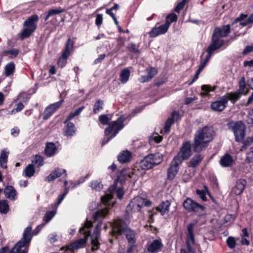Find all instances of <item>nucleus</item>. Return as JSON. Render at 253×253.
Segmentation results:
<instances>
[{
	"label": "nucleus",
	"mask_w": 253,
	"mask_h": 253,
	"mask_svg": "<svg viewBox=\"0 0 253 253\" xmlns=\"http://www.w3.org/2000/svg\"><path fill=\"white\" fill-rule=\"evenodd\" d=\"M246 160L248 163L253 162V147L250 149V151L247 153Z\"/></svg>",
	"instance_id": "obj_56"
},
{
	"label": "nucleus",
	"mask_w": 253,
	"mask_h": 253,
	"mask_svg": "<svg viewBox=\"0 0 253 253\" xmlns=\"http://www.w3.org/2000/svg\"><path fill=\"white\" fill-rule=\"evenodd\" d=\"M74 42L68 39L61 56L57 61V65L59 67L63 68L67 63V59L71 54V52L73 48Z\"/></svg>",
	"instance_id": "obj_9"
},
{
	"label": "nucleus",
	"mask_w": 253,
	"mask_h": 253,
	"mask_svg": "<svg viewBox=\"0 0 253 253\" xmlns=\"http://www.w3.org/2000/svg\"><path fill=\"white\" fill-rule=\"evenodd\" d=\"M30 98V96L25 92H22L19 95V98L24 102L29 100Z\"/></svg>",
	"instance_id": "obj_58"
},
{
	"label": "nucleus",
	"mask_w": 253,
	"mask_h": 253,
	"mask_svg": "<svg viewBox=\"0 0 253 253\" xmlns=\"http://www.w3.org/2000/svg\"><path fill=\"white\" fill-rule=\"evenodd\" d=\"M68 191H65L63 194L60 195L58 197V200L56 203L53 205H51V207L52 209L50 211H48V222L53 218L56 213L57 208L58 205L61 203L64 197L67 194Z\"/></svg>",
	"instance_id": "obj_18"
},
{
	"label": "nucleus",
	"mask_w": 253,
	"mask_h": 253,
	"mask_svg": "<svg viewBox=\"0 0 253 253\" xmlns=\"http://www.w3.org/2000/svg\"><path fill=\"white\" fill-rule=\"evenodd\" d=\"M4 193L5 197L10 200H14L15 199V196L17 194L16 190L14 187L11 185L7 186L4 188Z\"/></svg>",
	"instance_id": "obj_23"
},
{
	"label": "nucleus",
	"mask_w": 253,
	"mask_h": 253,
	"mask_svg": "<svg viewBox=\"0 0 253 253\" xmlns=\"http://www.w3.org/2000/svg\"><path fill=\"white\" fill-rule=\"evenodd\" d=\"M136 199L133 198L126 207V211L127 214L138 211V209H137L136 205Z\"/></svg>",
	"instance_id": "obj_34"
},
{
	"label": "nucleus",
	"mask_w": 253,
	"mask_h": 253,
	"mask_svg": "<svg viewBox=\"0 0 253 253\" xmlns=\"http://www.w3.org/2000/svg\"><path fill=\"white\" fill-rule=\"evenodd\" d=\"M147 75L142 77V82H148L152 80L157 74V70L154 67L149 66L146 69Z\"/></svg>",
	"instance_id": "obj_22"
},
{
	"label": "nucleus",
	"mask_w": 253,
	"mask_h": 253,
	"mask_svg": "<svg viewBox=\"0 0 253 253\" xmlns=\"http://www.w3.org/2000/svg\"><path fill=\"white\" fill-rule=\"evenodd\" d=\"M247 18V15L242 13L240 14V16L237 17L235 20L233 22L232 25H233L234 24L237 23V22H240V25L241 26V23L244 22L243 21Z\"/></svg>",
	"instance_id": "obj_53"
},
{
	"label": "nucleus",
	"mask_w": 253,
	"mask_h": 253,
	"mask_svg": "<svg viewBox=\"0 0 253 253\" xmlns=\"http://www.w3.org/2000/svg\"><path fill=\"white\" fill-rule=\"evenodd\" d=\"M32 164L34 166L40 168L43 165L44 160L42 156L40 155H35L32 157L31 160Z\"/></svg>",
	"instance_id": "obj_31"
},
{
	"label": "nucleus",
	"mask_w": 253,
	"mask_h": 253,
	"mask_svg": "<svg viewBox=\"0 0 253 253\" xmlns=\"http://www.w3.org/2000/svg\"><path fill=\"white\" fill-rule=\"evenodd\" d=\"M247 182L244 179H239L236 182L235 186L232 188V191L236 195H241L244 190Z\"/></svg>",
	"instance_id": "obj_16"
},
{
	"label": "nucleus",
	"mask_w": 253,
	"mask_h": 253,
	"mask_svg": "<svg viewBox=\"0 0 253 253\" xmlns=\"http://www.w3.org/2000/svg\"><path fill=\"white\" fill-rule=\"evenodd\" d=\"M43 220L44 223L37 226L33 232L31 226L27 227L24 231L22 239L15 245L9 253H28V246L32 240L33 233L35 235L38 234L45 223H47V211L44 214Z\"/></svg>",
	"instance_id": "obj_2"
},
{
	"label": "nucleus",
	"mask_w": 253,
	"mask_h": 253,
	"mask_svg": "<svg viewBox=\"0 0 253 253\" xmlns=\"http://www.w3.org/2000/svg\"><path fill=\"white\" fill-rule=\"evenodd\" d=\"M227 126L229 129L232 130L235 135L236 142H241L246 135V126L242 121L234 123L233 121L227 123Z\"/></svg>",
	"instance_id": "obj_6"
},
{
	"label": "nucleus",
	"mask_w": 253,
	"mask_h": 253,
	"mask_svg": "<svg viewBox=\"0 0 253 253\" xmlns=\"http://www.w3.org/2000/svg\"><path fill=\"white\" fill-rule=\"evenodd\" d=\"M184 209L188 212L197 213L205 211V208L190 198H187L183 202Z\"/></svg>",
	"instance_id": "obj_8"
},
{
	"label": "nucleus",
	"mask_w": 253,
	"mask_h": 253,
	"mask_svg": "<svg viewBox=\"0 0 253 253\" xmlns=\"http://www.w3.org/2000/svg\"><path fill=\"white\" fill-rule=\"evenodd\" d=\"M234 99L229 93H227L225 95L222 96L219 100H216L211 103V108L218 112L222 111L226 107L227 102L230 100L233 104L235 103V100H232Z\"/></svg>",
	"instance_id": "obj_7"
},
{
	"label": "nucleus",
	"mask_w": 253,
	"mask_h": 253,
	"mask_svg": "<svg viewBox=\"0 0 253 253\" xmlns=\"http://www.w3.org/2000/svg\"><path fill=\"white\" fill-rule=\"evenodd\" d=\"M211 86L209 85H203L201 86V89L203 91L201 93L203 96H208L209 92L211 91Z\"/></svg>",
	"instance_id": "obj_47"
},
{
	"label": "nucleus",
	"mask_w": 253,
	"mask_h": 253,
	"mask_svg": "<svg viewBox=\"0 0 253 253\" xmlns=\"http://www.w3.org/2000/svg\"><path fill=\"white\" fill-rule=\"evenodd\" d=\"M169 28V24L165 23L158 27L153 28L149 32V36L151 38H155L159 35L166 33Z\"/></svg>",
	"instance_id": "obj_12"
},
{
	"label": "nucleus",
	"mask_w": 253,
	"mask_h": 253,
	"mask_svg": "<svg viewBox=\"0 0 253 253\" xmlns=\"http://www.w3.org/2000/svg\"><path fill=\"white\" fill-rule=\"evenodd\" d=\"M9 152H6L5 150H2L0 156V166L1 168L7 169V163L8 162V157Z\"/></svg>",
	"instance_id": "obj_28"
},
{
	"label": "nucleus",
	"mask_w": 253,
	"mask_h": 253,
	"mask_svg": "<svg viewBox=\"0 0 253 253\" xmlns=\"http://www.w3.org/2000/svg\"><path fill=\"white\" fill-rule=\"evenodd\" d=\"M34 31L29 28L24 27V29L18 34V38L22 41L26 38H29Z\"/></svg>",
	"instance_id": "obj_30"
},
{
	"label": "nucleus",
	"mask_w": 253,
	"mask_h": 253,
	"mask_svg": "<svg viewBox=\"0 0 253 253\" xmlns=\"http://www.w3.org/2000/svg\"><path fill=\"white\" fill-rule=\"evenodd\" d=\"M181 116L179 115V112L177 111H174L171 114V117L169 118L166 121L164 131L165 133H168L170 129L171 126L173 124L174 121H178L180 120Z\"/></svg>",
	"instance_id": "obj_11"
},
{
	"label": "nucleus",
	"mask_w": 253,
	"mask_h": 253,
	"mask_svg": "<svg viewBox=\"0 0 253 253\" xmlns=\"http://www.w3.org/2000/svg\"><path fill=\"white\" fill-rule=\"evenodd\" d=\"M64 100H61L60 101L48 105V118L62 104Z\"/></svg>",
	"instance_id": "obj_35"
},
{
	"label": "nucleus",
	"mask_w": 253,
	"mask_h": 253,
	"mask_svg": "<svg viewBox=\"0 0 253 253\" xmlns=\"http://www.w3.org/2000/svg\"><path fill=\"white\" fill-rule=\"evenodd\" d=\"M108 210L102 209L97 210L93 215V219L94 221H97L99 218L105 217L108 214Z\"/></svg>",
	"instance_id": "obj_37"
},
{
	"label": "nucleus",
	"mask_w": 253,
	"mask_h": 253,
	"mask_svg": "<svg viewBox=\"0 0 253 253\" xmlns=\"http://www.w3.org/2000/svg\"><path fill=\"white\" fill-rule=\"evenodd\" d=\"M233 162L232 157L228 154L222 156L220 160V164L223 167H229L232 165Z\"/></svg>",
	"instance_id": "obj_24"
},
{
	"label": "nucleus",
	"mask_w": 253,
	"mask_h": 253,
	"mask_svg": "<svg viewBox=\"0 0 253 253\" xmlns=\"http://www.w3.org/2000/svg\"><path fill=\"white\" fill-rule=\"evenodd\" d=\"M253 51V45H248L244 49L243 51V54L246 55L248 53Z\"/></svg>",
	"instance_id": "obj_63"
},
{
	"label": "nucleus",
	"mask_w": 253,
	"mask_h": 253,
	"mask_svg": "<svg viewBox=\"0 0 253 253\" xmlns=\"http://www.w3.org/2000/svg\"><path fill=\"white\" fill-rule=\"evenodd\" d=\"M246 87L245 78L242 77L239 82V88L234 92L229 93L230 95L234 98L232 100L237 101L240 97L241 95L243 93Z\"/></svg>",
	"instance_id": "obj_15"
},
{
	"label": "nucleus",
	"mask_w": 253,
	"mask_h": 253,
	"mask_svg": "<svg viewBox=\"0 0 253 253\" xmlns=\"http://www.w3.org/2000/svg\"><path fill=\"white\" fill-rule=\"evenodd\" d=\"M195 223H190L188 225L187 227V231H188L187 235L194 234L193 228H194V226H195Z\"/></svg>",
	"instance_id": "obj_62"
},
{
	"label": "nucleus",
	"mask_w": 253,
	"mask_h": 253,
	"mask_svg": "<svg viewBox=\"0 0 253 253\" xmlns=\"http://www.w3.org/2000/svg\"><path fill=\"white\" fill-rule=\"evenodd\" d=\"M66 172L65 169L57 168L53 171L49 175H48V181L54 180L61 176L64 173Z\"/></svg>",
	"instance_id": "obj_33"
},
{
	"label": "nucleus",
	"mask_w": 253,
	"mask_h": 253,
	"mask_svg": "<svg viewBox=\"0 0 253 253\" xmlns=\"http://www.w3.org/2000/svg\"><path fill=\"white\" fill-rule=\"evenodd\" d=\"M35 169L33 164H29L24 169V175L27 177H31L35 173Z\"/></svg>",
	"instance_id": "obj_36"
},
{
	"label": "nucleus",
	"mask_w": 253,
	"mask_h": 253,
	"mask_svg": "<svg viewBox=\"0 0 253 253\" xmlns=\"http://www.w3.org/2000/svg\"><path fill=\"white\" fill-rule=\"evenodd\" d=\"M126 48L129 52H134L135 53L139 54L140 53L138 47L133 43H130L128 44Z\"/></svg>",
	"instance_id": "obj_48"
},
{
	"label": "nucleus",
	"mask_w": 253,
	"mask_h": 253,
	"mask_svg": "<svg viewBox=\"0 0 253 253\" xmlns=\"http://www.w3.org/2000/svg\"><path fill=\"white\" fill-rule=\"evenodd\" d=\"M75 125L73 123L68 122L64 128L65 135L72 136L75 133Z\"/></svg>",
	"instance_id": "obj_32"
},
{
	"label": "nucleus",
	"mask_w": 253,
	"mask_h": 253,
	"mask_svg": "<svg viewBox=\"0 0 253 253\" xmlns=\"http://www.w3.org/2000/svg\"><path fill=\"white\" fill-rule=\"evenodd\" d=\"M39 21V16L32 15L28 17L23 23V27L29 28L35 31L37 28V23Z\"/></svg>",
	"instance_id": "obj_17"
},
{
	"label": "nucleus",
	"mask_w": 253,
	"mask_h": 253,
	"mask_svg": "<svg viewBox=\"0 0 253 253\" xmlns=\"http://www.w3.org/2000/svg\"><path fill=\"white\" fill-rule=\"evenodd\" d=\"M230 25L228 24L223 26L221 28H215L213 31L214 33L221 37H225L230 33Z\"/></svg>",
	"instance_id": "obj_20"
},
{
	"label": "nucleus",
	"mask_w": 253,
	"mask_h": 253,
	"mask_svg": "<svg viewBox=\"0 0 253 253\" xmlns=\"http://www.w3.org/2000/svg\"><path fill=\"white\" fill-rule=\"evenodd\" d=\"M57 150V147L55 144L48 142V157L53 156Z\"/></svg>",
	"instance_id": "obj_45"
},
{
	"label": "nucleus",
	"mask_w": 253,
	"mask_h": 253,
	"mask_svg": "<svg viewBox=\"0 0 253 253\" xmlns=\"http://www.w3.org/2000/svg\"><path fill=\"white\" fill-rule=\"evenodd\" d=\"M216 135V132L211 126H205L200 127L194 135L193 142L189 141L183 143L177 155L173 158L182 163L183 160L188 159L192 155L191 148L195 153H199L205 150L210 143L212 141Z\"/></svg>",
	"instance_id": "obj_1"
},
{
	"label": "nucleus",
	"mask_w": 253,
	"mask_h": 253,
	"mask_svg": "<svg viewBox=\"0 0 253 253\" xmlns=\"http://www.w3.org/2000/svg\"><path fill=\"white\" fill-rule=\"evenodd\" d=\"M253 22V14H251L250 17L247 16V22H242L241 23L242 26H247L248 24Z\"/></svg>",
	"instance_id": "obj_64"
},
{
	"label": "nucleus",
	"mask_w": 253,
	"mask_h": 253,
	"mask_svg": "<svg viewBox=\"0 0 253 253\" xmlns=\"http://www.w3.org/2000/svg\"><path fill=\"white\" fill-rule=\"evenodd\" d=\"M117 120H119L120 121L117 122V125L115 126L116 128L114 132L109 136L110 138L111 139L124 127V122L125 121V118L123 116H121L118 118Z\"/></svg>",
	"instance_id": "obj_27"
},
{
	"label": "nucleus",
	"mask_w": 253,
	"mask_h": 253,
	"mask_svg": "<svg viewBox=\"0 0 253 253\" xmlns=\"http://www.w3.org/2000/svg\"><path fill=\"white\" fill-rule=\"evenodd\" d=\"M180 253H195L194 250L193 248L189 245L188 243L187 244V250L186 251L185 249H181L180 250Z\"/></svg>",
	"instance_id": "obj_59"
},
{
	"label": "nucleus",
	"mask_w": 253,
	"mask_h": 253,
	"mask_svg": "<svg viewBox=\"0 0 253 253\" xmlns=\"http://www.w3.org/2000/svg\"><path fill=\"white\" fill-rule=\"evenodd\" d=\"M127 178H131V175L127 172V170L125 169H123L117 175V178L114 181V184L112 190L116 189V182L120 183L121 185H123L125 183L127 179Z\"/></svg>",
	"instance_id": "obj_13"
},
{
	"label": "nucleus",
	"mask_w": 253,
	"mask_h": 253,
	"mask_svg": "<svg viewBox=\"0 0 253 253\" xmlns=\"http://www.w3.org/2000/svg\"><path fill=\"white\" fill-rule=\"evenodd\" d=\"M129 70L126 68L123 69L120 74V81L122 83H126L129 79L130 76Z\"/></svg>",
	"instance_id": "obj_38"
},
{
	"label": "nucleus",
	"mask_w": 253,
	"mask_h": 253,
	"mask_svg": "<svg viewBox=\"0 0 253 253\" xmlns=\"http://www.w3.org/2000/svg\"><path fill=\"white\" fill-rule=\"evenodd\" d=\"M187 1V0H182L178 3L174 8V11L177 13H179L180 11L183 8Z\"/></svg>",
	"instance_id": "obj_50"
},
{
	"label": "nucleus",
	"mask_w": 253,
	"mask_h": 253,
	"mask_svg": "<svg viewBox=\"0 0 253 253\" xmlns=\"http://www.w3.org/2000/svg\"><path fill=\"white\" fill-rule=\"evenodd\" d=\"M103 101L101 99H98L96 101L94 104L93 109V111L94 114L97 113L98 111L103 108Z\"/></svg>",
	"instance_id": "obj_44"
},
{
	"label": "nucleus",
	"mask_w": 253,
	"mask_h": 253,
	"mask_svg": "<svg viewBox=\"0 0 253 253\" xmlns=\"http://www.w3.org/2000/svg\"><path fill=\"white\" fill-rule=\"evenodd\" d=\"M203 159L201 154L194 155L188 162V167L190 168H195L198 166Z\"/></svg>",
	"instance_id": "obj_26"
},
{
	"label": "nucleus",
	"mask_w": 253,
	"mask_h": 253,
	"mask_svg": "<svg viewBox=\"0 0 253 253\" xmlns=\"http://www.w3.org/2000/svg\"><path fill=\"white\" fill-rule=\"evenodd\" d=\"M226 243L229 248L233 249L235 248L236 242L235 238L232 237H229L227 239Z\"/></svg>",
	"instance_id": "obj_49"
},
{
	"label": "nucleus",
	"mask_w": 253,
	"mask_h": 253,
	"mask_svg": "<svg viewBox=\"0 0 253 253\" xmlns=\"http://www.w3.org/2000/svg\"><path fill=\"white\" fill-rule=\"evenodd\" d=\"M134 199H136V205L137 209H138V211H140V209L142 206L143 205V203L144 202V199H143L141 197H135Z\"/></svg>",
	"instance_id": "obj_52"
},
{
	"label": "nucleus",
	"mask_w": 253,
	"mask_h": 253,
	"mask_svg": "<svg viewBox=\"0 0 253 253\" xmlns=\"http://www.w3.org/2000/svg\"><path fill=\"white\" fill-rule=\"evenodd\" d=\"M102 15L101 14H97L95 19V24L97 26H99L102 23Z\"/></svg>",
	"instance_id": "obj_61"
},
{
	"label": "nucleus",
	"mask_w": 253,
	"mask_h": 253,
	"mask_svg": "<svg viewBox=\"0 0 253 253\" xmlns=\"http://www.w3.org/2000/svg\"><path fill=\"white\" fill-rule=\"evenodd\" d=\"M15 71V65L13 61L7 63L4 67V74L6 77L12 75Z\"/></svg>",
	"instance_id": "obj_29"
},
{
	"label": "nucleus",
	"mask_w": 253,
	"mask_h": 253,
	"mask_svg": "<svg viewBox=\"0 0 253 253\" xmlns=\"http://www.w3.org/2000/svg\"><path fill=\"white\" fill-rule=\"evenodd\" d=\"M92 227V222L86 219L84 225L80 229L79 232L84 235L83 238L77 240L67 246V250L74 252L79 249L85 247L88 237L90 235V231L88 230Z\"/></svg>",
	"instance_id": "obj_4"
},
{
	"label": "nucleus",
	"mask_w": 253,
	"mask_h": 253,
	"mask_svg": "<svg viewBox=\"0 0 253 253\" xmlns=\"http://www.w3.org/2000/svg\"><path fill=\"white\" fill-rule=\"evenodd\" d=\"M243 146L241 147V151L246 150L248 147L250 146L252 144H253V137H248L246 140H242Z\"/></svg>",
	"instance_id": "obj_42"
},
{
	"label": "nucleus",
	"mask_w": 253,
	"mask_h": 253,
	"mask_svg": "<svg viewBox=\"0 0 253 253\" xmlns=\"http://www.w3.org/2000/svg\"><path fill=\"white\" fill-rule=\"evenodd\" d=\"M131 153L130 151H123L118 156V160L121 163H127L129 162L131 158Z\"/></svg>",
	"instance_id": "obj_21"
},
{
	"label": "nucleus",
	"mask_w": 253,
	"mask_h": 253,
	"mask_svg": "<svg viewBox=\"0 0 253 253\" xmlns=\"http://www.w3.org/2000/svg\"><path fill=\"white\" fill-rule=\"evenodd\" d=\"M196 193L197 195H199L202 201H206L207 200L206 194L204 190L197 189Z\"/></svg>",
	"instance_id": "obj_55"
},
{
	"label": "nucleus",
	"mask_w": 253,
	"mask_h": 253,
	"mask_svg": "<svg viewBox=\"0 0 253 253\" xmlns=\"http://www.w3.org/2000/svg\"><path fill=\"white\" fill-rule=\"evenodd\" d=\"M182 163L176 159H173L167 170V177L169 180H173L179 170V166Z\"/></svg>",
	"instance_id": "obj_10"
},
{
	"label": "nucleus",
	"mask_w": 253,
	"mask_h": 253,
	"mask_svg": "<svg viewBox=\"0 0 253 253\" xmlns=\"http://www.w3.org/2000/svg\"><path fill=\"white\" fill-rule=\"evenodd\" d=\"M163 246V244L160 240H155L147 245V249L148 252L156 253L160 252Z\"/></svg>",
	"instance_id": "obj_19"
},
{
	"label": "nucleus",
	"mask_w": 253,
	"mask_h": 253,
	"mask_svg": "<svg viewBox=\"0 0 253 253\" xmlns=\"http://www.w3.org/2000/svg\"><path fill=\"white\" fill-rule=\"evenodd\" d=\"M170 203L169 201H164L156 208V210L161 212L162 215L167 213L169 211V207Z\"/></svg>",
	"instance_id": "obj_25"
},
{
	"label": "nucleus",
	"mask_w": 253,
	"mask_h": 253,
	"mask_svg": "<svg viewBox=\"0 0 253 253\" xmlns=\"http://www.w3.org/2000/svg\"><path fill=\"white\" fill-rule=\"evenodd\" d=\"M166 18L167 21L166 23H168L169 26L171 23L176 21L177 19V16L175 14L172 13L168 15Z\"/></svg>",
	"instance_id": "obj_46"
},
{
	"label": "nucleus",
	"mask_w": 253,
	"mask_h": 253,
	"mask_svg": "<svg viewBox=\"0 0 253 253\" xmlns=\"http://www.w3.org/2000/svg\"><path fill=\"white\" fill-rule=\"evenodd\" d=\"M162 161V154L159 153L151 154L145 157L144 158L140 161L139 167L142 169H149L160 164Z\"/></svg>",
	"instance_id": "obj_5"
},
{
	"label": "nucleus",
	"mask_w": 253,
	"mask_h": 253,
	"mask_svg": "<svg viewBox=\"0 0 253 253\" xmlns=\"http://www.w3.org/2000/svg\"><path fill=\"white\" fill-rule=\"evenodd\" d=\"M220 37H221L213 32L212 35L211 43L208 47L215 50L222 46L224 43V41L220 39Z\"/></svg>",
	"instance_id": "obj_14"
},
{
	"label": "nucleus",
	"mask_w": 253,
	"mask_h": 253,
	"mask_svg": "<svg viewBox=\"0 0 253 253\" xmlns=\"http://www.w3.org/2000/svg\"><path fill=\"white\" fill-rule=\"evenodd\" d=\"M110 118H108L107 115H102L99 117V121L103 125L109 124Z\"/></svg>",
	"instance_id": "obj_51"
},
{
	"label": "nucleus",
	"mask_w": 253,
	"mask_h": 253,
	"mask_svg": "<svg viewBox=\"0 0 253 253\" xmlns=\"http://www.w3.org/2000/svg\"><path fill=\"white\" fill-rule=\"evenodd\" d=\"M91 187L93 189L99 191L102 189V185L100 183V182L97 181H94L91 183Z\"/></svg>",
	"instance_id": "obj_54"
},
{
	"label": "nucleus",
	"mask_w": 253,
	"mask_h": 253,
	"mask_svg": "<svg viewBox=\"0 0 253 253\" xmlns=\"http://www.w3.org/2000/svg\"><path fill=\"white\" fill-rule=\"evenodd\" d=\"M99 238H91V244L92 247L91 250L92 252H94L99 249L100 244L98 242Z\"/></svg>",
	"instance_id": "obj_43"
},
{
	"label": "nucleus",
	"mask_w": 253,
	"mask_h": 253,
	"mask_svg": "<svg viewBox=\"0 0 253 253\" xmlns=\"http://www.w3.org/2000/svg\"><path fill=\"white\" fill-rule=\"evenodd\" d=\"M125 234L129 244L134 245L136 243L135 233L128 227L126 222L122 220H116L113 223L112 235H122Z\"/></svg>",
	"instance_id": "obj_3"
},
{
	"label": "nucleus",
	"mask_w": 253,
	"mask_h": 253,
	"mask_svg": "<svg viewBox=\"0 0 253 253\" xmlns=\"http://www.w3.org/2000/svg\"><path fill=\"white\" fill-rule=\"evenodd\" d=\"M20 50L17 48H12L10 50H4L3 51L5 55H10L11 58H15L20 53Z\"/></svg>",
	"instance_id": "obj_39"
},
{
	"label": "nucleus",
	"mask_w": 253,
	"mask_h": 253,
	"mask_svg": "<svg viewBox=\"0 0 253 253\" xmlns=\"http://www.w3.org/2000/svg\"><path fill=\"white\" fill-rule=\"evenodd\" d=\"M64 11V9H52L48 10V16L57 15Z\"/></svg>",
	"instance_id": "obj_57"
},
{
	"label": "nucleus",
	"mask_w": 253,
	"mask_h": 253,
	"mask_svg": "<svg viewBox=\"0 0 253 253\" xmlns=\"http://www.w3.org/2000/svg\"><path fill=\"white\" fill-rule=\"evenodd\" d=\"M214 50H213V49H210V48L208 47L207 50H206V51L208 52V55L206 56L205 59V61H206V62H208L210 60L211 56H212V53L213 52Z\"/></svg>",
	"instance_id": "obj_60"
},
{
	"label": "nucleus",
	"mask_w": 253,
	"mask_h": 253,
	"mask_svg": "<svg viewBox=\"0 0 253 253\" xmlns=\"http://www.w3.org/2000/svg\"><path fill=\"white\" fill-rule=\"evenodd\" d=\"M9 210V205L6 200L0 201V212L1 213H7Z\"/></svg>",
	"instance_id": "obj_40"
},
{
	"label": "nucleus",
	"mask_w": 253,
	"mask_h": 253,
	"mask_svg": "<svg viewBox=\"0 0 253 253\" xmlns=\"http://www.w3.org/2000/svg\"><path fill=\"white\" fill-rule=\"evenodd\" d=\"M119 121V120H117L115 121L111 122L108 124L109 126L105 129L104 131L105 135H108L112 132L114 127L117 126V122Z\"/></svg>",
	"instance_id": "obj_41"
}]
</instances>
